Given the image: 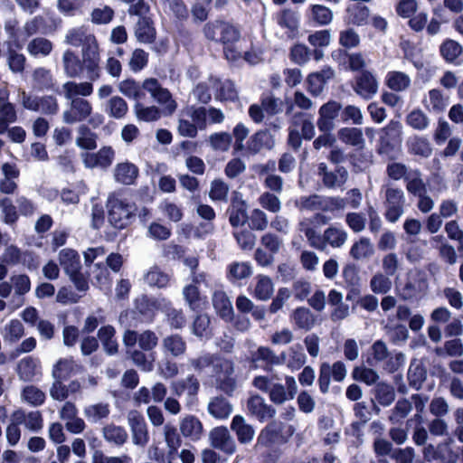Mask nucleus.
I'll return each mask as SVG.
<instances>
[{"label": "nucleus", "mask_w": 463, "mask_h": 463, "mask_svg": "<svg viewBox=\"0 0 463 463\" xmlns=\"http://www.w3.org/2000/svg\"><path fill=\"white\" fill-rule=\"evenodd\" d=\"M118 90L137 102L143 99L146 96L145 90L147 91L158 104L163 106V112L166 115L174 113L177 107L168 90L163 88L154 78L145 80L142 84L132 79L124 80L119 82Z\"/></svg>", "instance_id": "obj_1"}, {"label": "nucleus", "mask_w": 463, "mask_h": 463, "mask_svg": "<svg viewBox=\"0 0 463 463\" xmlns=\"http://www.w3.org/2000/svg\"><path fill=\"white\" fill-rule=\"evenodd\" d=\"M203 32L208 40L222 43L224 56L229 61L235 62L241 59L246 41L241 38L236 27L227 23L214 22L206 24Z\"/></svg>", "instance_id": "obj_2"}, {"label": "nucleus", "mask_w": 463, "mask_h": 463, "mask_svg": "<svg viewBox=\"0 0 463 463\" xmlns=\"http://www.w3.org/2000/svg\"><path fill=\"white\" fill-rule=\"evenodd\" d=\"M64 43L73 46H81V57L85 58V63L89 71L95 69L96 61L99 54V46L96 36L87 27L78 26L69 29L64 36Z\"/></svg>", "instance_id": "obj_3"}, {"label": "nucleus", "mask_w": 463, "mask_h": 463, "mask_svg": "<svg viewBox=\"0 0 463 463\" xmlns=\"http://www.w3.org/2000/svg\"><path fill=\"white\" fill-rule=\"evenodd\" d=\"M61 61L64 73L70 78H79L83 73H85L86 78L90 81L98 80L100 78V55L98 56L95 69H91V71H89L87 68L85 58L81 57V60H80L76 52L71 49H67L62 53Z\"/></svg>", "instance_id": "obj_4"}, {"label": "nucleus", "mask_w": 463, "mask_h": 463, "mask_svg": "<svg viewBox=\"0 0 463 463\" xmlns=\"http://www.w3.org/2000/svg\"><path fill=\"white\" fill-rule=\"evenodd\" d=\"M109 222L116 229L128 227L137 214V206L125 198L111 196L108 202Z\"/></svg>", "instance_id": "obj_5"}, {"label": "nucleus", "mask_w": 463, "mask_h": 463, "mask_svg": "<svg viewBox=\"0 0 463 463\" xmlns=\"http://www.w3.org/2000/svg\"><path fill=\"white\" fill-rule=\"evenodd\" d=\"M294 431V428L290 425H284L280 421H272L259 434L255 449H259L261 447H269L275 443L285 442L288 437L292 436Z\"/></svg>", "instance_id": "obj_6"}, {"label": "nucleus", "mask_w": 463, "mask_h": 463, "mask_svg": "<svg viewBox=\"0 0 463 463\" xmlns=\"http://www.w3.org/2000/svg\"><path fill=\"white\" fill-rule=\"evenodd\" d=\"M372 358H368L367 362L371 365H377L379 363H385V369L393 372L399 366L404 364L405 356L402 353L394 354L388 351L384 342L378 340L373 343L371 348Z\"/></svg>", "instance_id": "obj_7"}, {"label": "nucleus", "mask_w": 463, "mask_h": 463, "mask_svg": "<svg viewBox=\"0 0 463 463\" xmlns=\"http://www.w3.org/2000/svg\"><path fill=\"white\" fill-rule=\"evenodd\" d=\"M405 195L402 189L388 187L385 191V213L386 220L396 222L404 213Z\"/></svg>", "instance_id": "obj_8"}, {"label": "nucleus", "mask_w": 463, "mask_h": 463, "mask_svg": "<svg viewBox=\"0 0 463 463\" xmlns=\"http://www.w3.org/2000/svg\"><path fill=\"white\" fill-rule=\"evenodd\" d=\"M353 89L361 98L370 99L378 92L379 82L373 72L364 71L355 77Z\"/></svg>", "instance_id": "obj_9"}, {"label": "nucleus", "mask_w": 463, "mask_h": 463, "mask_svg": "<svg viewBox=\"0 0 463 463\" xmlns=\"http://www.w3.org/2000/svg\"><path fill=\"white\" fill-rule=\"evenodd\" d=\"M128 422L131 430L132 441L135 445L145 447L149 440L147 427L144 417L137 411L128 413Z\"/></svg>", "instance_id": "obj_10"}, {"label": "nucleus", "mask_w": 463, "mask_h": 463, "mask_svg": "<svg viewBox=\"0 0 463 463\" xmlns=\"http://www.w3.org/2000/svg\"><path fill=\"white\" fill-rule=\"evenodd\" d=\"M209 439L213 447L226 454L232 455L236 451L235 440L224 426L213 429L209 434Z\"/></svg>", "instance_id": "obj_11"}, {"label": "nucleus", "mask_w": 463, "mask_h": 463, "mask_svg": "<svg viewBox=\"0 0 463 463\" xmlns=\"http://www.w3.org/2000/svg\"><path fill=\"white\" fill-rule=\"evenodd\" d=\"M341 104L331 100L321 106L319 109V118L317 119V128L322 132H329L335 128L334 120L337 118Z\"/></svg>", "instance_id": "obj_12"}, {"label": "nucleus", "mask_w": 463, "mask_h": 463, "mask_svg": "<svg viewBox=\"0 0 463 463\" xmlns=\"http://www.w3.org/2000/svg\"><path fill=\"white\" fill-rule=\"evenodd\" d=\"M171 388L173 392L177 396H181L186 392V405L188 407H193L195 404L196 395L199 391V382L194 376L190 375L184 380L173 382Z\"/></svg>", "instance_id": "obj_13"}, {"label": "nucleus", "mask_w": 463, "mask_h": 463, "mask_svg": "<svg viewBox=\"0 0 463 463\" xmlns=\"http://www.w3.org/2000/svg\"><path fill=\"white\" fill-rule=\"evenodd\" d=\"M92 112L91 104L84 99L71 100V109L63 112V121L73 124L82 121L90 116Z\"/></svg>", "instance_id": "obj_14"}, {"label": "nucleus", "mask_w": 463, "mask_h": 463, "mask_svg": "<svg viewBox=\"0 0 463 463\" xmlns=\"http://www.w3.org/2000/svg\"><path fill=\"white\" fill-rule=\"evenodd\" d=\"M215 367L217 369L216 382L219 388L226 393H231L235 388L232 363L229 360H220Z\"/></svg>", "instance_id": "obj_15"}, {"label": "nucleus", "mask_w": 463, "mask_h": 463, "mask_svg": "<svg viewBox=\"0 0 463 463\" xmlns=\"http://www.w3.org/2000/svg\"><path fill=\"white\" fill-rule=\"evenodd\" d=\"M314 220H321L323 223L328 222V220L321 214H317L314 219L303 218L298 222V231L305 234L311 247L323 250L324 244L321 242V235H319L313 227Z\"/></svg>", "instance_id": "obj_16"}, {"label": "nucleus", "mask_w": 463, "mask_h": 463, "mask_svg": "<svg viewBox=\"0 0 463 463\" xmlns=\"http://www.w3.org/2000/svg\"><path fill=\"white\" fill-rule=\"evenodd\" d=\"M247 411L261 422L273 418L276 413L275 409L267 404L260 395H252L248 399Z\"/></svg>", "instance_id": "obj_17"}, {"label": "nucleus", "mask_w": 463, "mask_h": 463, "mask_svg": "<svg viewBox=\"0 0 463 463\" xmlns=\"http://www.w3.org/2000/svg\"><path fill=\"white\" fill-rule=\"evenodd\" d=\"M449 97L439 89H432L422 99L424 108L431 113H441L449 106Z\"/></svg>", "instance_id": "obj_18"}, {"label": "nucleus", "mask_w": 463, "mask_h": 463, "mask_svg": "<svg viewBox=\"0 0 463 463\" xmlns=\"http://www.w3.org/2000/svg\"><path fill=\"white\" fill-rule=\"evenodd\" d=\"M212 302L216 313L223 320L231 322L234 318L232 304L222 289H215L213 291Z\"/></svg>", "instance_id": "obj_19"}, {"label": "nucleus", "mask_w": 463, "mask_h": 463, "mask_svg": "<svg viewBox=\"0 0 463 463\" xmlns=\"http://www.w3.org/2000/svg\"><path fill=\"white\" fill-rule=\"evenodd\" d=\"M147 305L153 307L154 308H161L162 307H165V314L167 317V321L171 327L175 329H181L184 326L186 320L185 317L183 314L182 310H177L175 308L169 307V302H166L165 299L156 300V299H143Z\"/></svg>", "instance_id": "obj_20"}, {"label": "nucleus", "mask_w": 463, "mask_h": 463, "mask_svg": "<svg viewBox=\"0 0 463 463\" xmlns=\"http://www.w3.org/2000/svg\"><path fill=\"white\" fill-rule=\"evenodd\" d=\"M318 175L322 176L324 184L328 188L341 187L348 177V172L345 168L336 167L335 171L328 172L325 163L319 164Z\"/></svg>", "instance_id": "obj_21"}, {"label": "nucleus", "mask_w": 463, "mask_h": 463, "mask_svg": "<svg viewBox=\"0 0 463 463\" xmlns=\"http://www.w3.org/2000/svg\"><path fill=\"white\" fill-rule=\"evenodd\" d=\"M13 419L33 432H38L43 427V416L39 411L26 412L20 409L13 412Z\"/></svg>", "instance_id": "obj_22"}, {"label": "nucleus", "mask_w": 463, "mask_h": 463, "mask_svg": "<svg viewBox=\"0 0 463 463\" xmlns=\"http://www.w3.org/2000/svg\"><path fill=\"white\" fill-rule=\"evenodd\" d=\"M208 84L215 90L216 99L220 100L234 101L238 99V91L234 83L230 80H221L211 77Z\"/></svg>", "instance_id": "obj_23"}, {"label": "nucleus", "mask_w": 463, "mask_h": 463, "mask_svg": "<svg viewBox=\"0 0 463 463\" xmlns=\"http://www.w3.org/2000/svg\"><path fill=\"white\" fill-rule=\"evenodd\" d=\"M374 253V245L367 237L359 238L352 244L349 250L350 257L356 261L368 260Z\"/></svg>", "instance_id": "obj_24"}, {"label": "nucleus", "mask_w": 463, "mask_h": 463, "mask_svg": "<svg viewBox=\"0 0 463 463\" xmlns=\"http://www.w3.org/2000/svg\"><path fill=\"white\" fill-rule=\"evenodd\" d=\"M231 429L235 432L237 439L241 444H249L255 436L254 428L246 422L241 415H235L231 422Z\"/></svg>", "instance_id": "obj_25"}, {"label": "nucleus", "mask_w": 463, "mask_h": 463, "mask_svg": "<svg viewBox=\"0 0 463 463\" xmlns=\"http://www.w3.org/2000/svg\"><path fill=\"white\" fill-rule=\"evenodd\" d=\"M348 238L347 232L340 227L330 226L324 231L321 236V242L324 244L323 250L327 245L332 248H341L345 245Z\"/></svg>", "instance_id": "obj_26"}, {"label": "nucleus", "mask_w": 463, "mask_h": 463, "mask_svg": "<svg viewBox=\"0 0 463 463\" xmlns=\"http://www.w3.org/2000/svg\"><path fill=\"white\" fill-rule=\"evenodd\" d=\"M281 364H285L291 370H298L306 363V354L300 345H294L280 354Z\"/></svg>", "instance_id": "obj_27"}, {"label": "nucleus", "mask_w": 463, "mask_h": 463, "mask_svg": "<svg viewBox=\"0 0 463 463\" xmlns=\"http://www.w3.org/2000/svg\"><path fill=\"white\" fill-rule=\"evenodd\" d=\"M180 431L185 438L195 441L201 439L203 427L198 418L193 415H187L180 421Z\"/></svg>", "instance_id": "obj_28"}, {"label": "nucleus", "mask_w": 463, "mask_h": 463, "mask_svg": "<svg viewBox=\"0 0 463 463\" xmlns=\"http://www.w3.org/2000/svg\"><path fill=\"white\" fill-rule=\"evenodd\" d=\"M64 97L69 100L80 99V96L88 97L93 92V85L90 81H67L62 85Z\"/></svg>", "instance_id": "obj_29"}, {"label": "nucleus", "mask_w": 463, "mask_h": 463, "mask_svg": "<svg viewBox=\"0 0 463 463\" xmlns=\"http://www.w3.org/2000/svg\"><path fill=\"white\" fill-rule=\"evenodd\" d=\"M59 263L67 275L74 274L81 269L78 252L72 249L65 248L59 252Z\"/></svg>", "instance_id": "obj_30"}, {"label": "nucleus", "mask_w": 463, "mask_h": 463, "mask_svg": "<svg viewBox=\"0 0 463 463\" xmlns=\"http://www.w3.org/2000/svg\"><path fill=\"white\" fill-rule=\"evenodd\" d=\"M384 83L392 91L402 92L410 88L411 80L405 72L391 71L387 72Z\"/></svg>", "instance_id": "obj_31"}, {"label": "nucleus", "mask_w": 463, "mask_h": 463, "mask_svg": "<svg viewBox=\"0 0 463 463\" xmlns=\"http://www.w3.org/2000/svg\"><path fill=\"white\" fill-rule=\"evenodd\" d=\"M275 140L268 131H259L248 141L247 149L251 153H258L263 148L270 149L274 146Z\"/></svg>", "instance_id": "obj_32"}, {"label": "nucleus", "mask_w": 463, "mask_h": 463, "mask_svg": "<svg viewBox=\"0 0 463 463\" xmlns=\"http://www.w3.org/2000/svg\"><path fill=\"white\" fill-rule=\"evenodd\" d=\"M162 346L165 353L173 356H180L186 351V342L178 334H172L162 340Z\"/></svg>", "instance_id": "obj_33"}, {"label": "nucleus", "mask_w": 463, "mask_h": 463, "mask_svg": "<svg viewBox=\"0 0 463 463\" xmlns=\"http://www.w3.org/2000/svg\"><path fill=\"white\" fill-rule=\"evenodd\" d=\"M337 136L339 140L346 145L359 148L364 146V138L361 128H342L338 130Z\"/></svg>", "instance_id": "obj_34"}, {"label": "nucleus", "mask_w": 463, "mask_h": 463, "mask_svg": "<svg viewBox=\"0 0 463 463\" xmlns=\"http://www.w3.org/2000/svg\"><path fill=\"white\" fill-rule=\"evenodd\" d=\"M114 175L118 182L123 184H131L137 177L138 169L134 164L120 163L116 165Z\"/></svg>", "instance_id": "obj_35"}, {"label": "nucleus", "mask_w": 463, "mask_h": 463, "mask_svg": "<svg viewBox=\"0 0 463 463\" xmlns=\"http://www.w3.org/2000/svg\"><path fill=\"white\" fill-rule=\"evenodd\" d=\"M405 183L407 191L413 194L419 195L427 193L426 184L421 177V173L418 169H411L405 175Z\"/></svg>", "instance_id": "obj_36"}, {"label": "nucleus", "mask_w": 463, "mask_h": 463, "mask_svg": "<svg viewBox=\"0 0 463 463\" xmlns=\"http://www.w3.org/2000/svg\"><path fill=\"white\" fill-rule=\"evenodd\" d=\"M208 412L218 420H224L232 412V406L226 399L216 397L210 401Z\"/></svg>", "instance_id": "obj_37"}, {"label": "nucleus", "mask_w": 463, "mask_h": 463, "mask_svg": "<svg viewBox=\"0 0 463 463\" xmlns=\"http://www.w3.org/2000/svg\"><path fill=\"white\" fill-rule=\"evenodd\" d=\"M26 49L31 56L35 58L46 57L52 52L53 44L46 38L36 37L29 42Z\"/></svg>", "instance_id": "obj_38"}, {"label": "nucleus", "mask_w": 463, "mask_h": 463, "mask_svg": "<svg viewBox=\"0 0 463 463\" xmlns=\"http://www.w3.org/2000/svg\"><path fill=\"white\" fill-rule=\"evenodd\" d=\"M408 151L422 157H429L432 153L430 141L423 137L414 136L407 140Z\"/></svg>", "instance_id": "obj_39"}, {"label": "nucleus", "mask_w": 463, "mask_h": 463, "mask_svg": "<svg viewBox=\"0 0 463 463\" xmlns=\"http://www.w3.org/2000/svg\"><path fill=\"white\" fill-rule=\"evenodd\" d=\"M255 279L253 296L259 300L269 299L274 292V284L271 279L265 275H258Z\"/></svg>", "instance_id": "obj_40"}, {"label": "nucleus", "mask_w": 463, "mask_h": 463, "mask_svg": "<svg viewBox=\"0 0 463 463\" xmlns=\"http://www.w3.org/2000/svg\"><path fill=\"white\" fill-rule=\"evenodd\" d=\"M79 365L71 358L60 359L52 369V376L55 380H64L79 370Z\"/></svg>", "instance_id": "obj_41"}, {"label": "nucleus", "mask_w": 463, "mask_h": 463, "mask_svg": "<svg viewBox=\"0 0 463 463\" xmlns=\"http://www.w3.org/2000/svg\"><path fill=\"white\" fill-rule=\"evenodd\" d=\"M102 433L106 441L116 446H122L128 437V432L123 427L112 423L106 425L102 430Z\"/></svg>", "instance_id": "obj_42"}, {"label": "nucleus", "mask_w": 463, "mask_h": 463, "mask_svg": "<svg viewBox=\"0 0 463 463\" xmlns=\"http://www.w3.org/2000/svg\"><path fill=\"white\" fill-rule=\"evenodd\" d=\"M1 334L5 342L14 344L24 335V328L21 321L13 319L3 327Z\"/></svg>", "instance_id": "obj_43"}, {"label": "nucleus", "mask_w": 463, "mask_h": 463, "mask_svg": "<svg viewBox=\"0 0 463 463\" xmlns=\"http://www.w3.org/2000/svg\"><path fill=\"white\" fill-rule=\"evenodd\" d=\"M307 13L309 19L318 25H326L333 20L332 10L323 5H311Z\"/></svg>", "instance_id": "obj_44"}, {"label": "nucleus", "mask_w": 463, "mask_h": 463, "mask_svg": "<svg viewBox=\"0 0 463 463\" xmlns=\"http://www.w3.org/2000/svg\"><path fill=\"white\" fill-rule=\"evenodd\" d=\"M128 111V103L119 96H113L107 101L105 112L113 118H123Z\"/></svg>", "instance_id": "obj_45"}, {"label": "nucleus", "mask_w": 463, "mask_h": 463, "mask_svg": "<svg viewBox=\"0 0 463 463\" xmlns=\"http://www.w3.org/2000/svg\"><path fill=\"white\" fill-rule=\"evenodd\" d=\"M135 34L137 40L144 43H150L155 40L156 31L153 27L152 22L146 17L139 18Z\"/></svg>", "instance_id": "obj_46"}, {"label": "nucleus", "mask_w": 463, "mask_h": 463, "mask_svg": "<svg viewBox=\"0 0 463 463\" xmlns=\"http://www.w3.org/2000/svg\"><path fill=\"white\" fill-rule=\"evenodd\" d=\"M134 112L137 120L145 122L156 121L162 115V111L156 106H145L140 101L136 102Z\"/></svg>", "instance_id": "obj_47"}, {"label": "nucleus", "mask_w": 463, "mask_h": 463, "mask_svg": "<svg viewBox=\"0 0 463 463\" xmlns=\"http://www.w3.org/2000/svg\"><path fill=\"white\" fill-rule=\"evenodd\" d=\"M441 56L448 62H456L463 53V47L459 43L452 39L445 40L439 47Z\"/></svg>", "instance_id": "obj_48"}, {"label": "nucleus", "mask_w": 463, "mask_h": 463, "mask_svg": "<svg viewBox=\"0 0 463 463\" xmlns=\"http://www.w3.org/2000/svg\"><path fill=\"white\" fill-rule=\"evenodd\" d=\"M392 287L391 276L382 271H377L370 279V288L375 294H386Z\"/></svg>", "instance_id": "obj_49"}, {"label": "nucleus", "mask_w": 463, "mask_h": 463, "mask_svg": "<svg viewBox=\"0 0 463 463\" xmlns=\"http://www.w3.org/2000/svg\"><path fill=\"white\" fill-rule=\"evenodd\" d=\"M291 319L298 328L305 330L311 329L316 322L315 316L306 307L297 308L293 312Z\"/></svg>", "instance_id": "obj_50"}, {"label": "nucleus", "mask_w": 463, "mask_h": 463, "mask_svg": "<svg viewBox=\"0 0 463 463\" xmlns=\"http://www.w3.org/2000/svg\"><path fill=\"white\" fill-rule=\"evenodd\" d=\"M183 295L189 307L195 311L203 307L205 301L201 297L197 286L189 284L183 289Z\"/></svg>", "instance_id": "obj_51"}, {"label": "nucleus", "mask_w": 463, "mask_h": 463, "mask_svg": "<svg viewBox=\"0 0 463 463\" xmlns=\"http://www.w3.org/2000/svg\"><path fill=\"white\" fill-rule=\"evenodd\" d=\"M38 360L27 356L20 360L17 365V372L21 379L24 381H31L37 373Z\"/></svg>", "instance_id": "obj_52"}, {"label": "nucleus", "mask_w": 463, "mask_h": 463, "mask_svg": "<svg viewBox=\"0 0 463 463\" xmlns=\"http://www.w3.org/2000/svg\"><path fill=\"white\" fill-rule=\"evenodd\" d=\"M247 219V206L244 202H237L236 196L230 209V222L232 226H241L246 222Z\"/></svg>", "instance_id": "obj_53"}, {"label": "nucleus", "mask_w": 463, "mask_h": 463, "mask_svg": "<svg viewBox=\"0 0 463 463\" xmlns=\"http://www.w3.org/2000/svg\"><path fill=\"white\" fill-rule=\"evenodd\" d=\"M323 196L312 194L308 196H300L295 201V206L301 212L303 211H321Z\"/></svg>", "instance_id": "obj_54"}, {"label": "nucleus", "mask_w": 463, "mask_h": 463, "mask_svg": "<svg viewBox=\"0 0 463 463\" xmlns=\"http://www.w3.org/2000/svg\"><path fill=\"white\" fill-rule=\"evenodd\" d=\"M406 123L416 130H425L430 125V119L421 109H415L406 116Z\"/></svg>", "instance_id": "obj_55"}, {"label": "nucleus", "mask_w": 463, "mask_h": 463, "mask_svg": "<svg viewBox=\"0 0 463 463\" xmlns=\"http://www.w3.org/2000/svg\"><path fill=\"white\" fill-rule=\"evenodd\" d=\"M109 406L107 403L91 404L85 408L84 415L88 420L91 422H98L105 419L109 414Z\"/></svg>", "instance_id": "obj_56"}, {"label": "nucleus", "mask_w": 463, "mask_h": 463, "mask_svg": "<svg viewBox=\"0 0 463 463\" xmlns=\"http://www.w3.org/2000/svg\"><path fill=\"white\" fill-rule=\"evenodd\" d=\"M145 281L153 287L164 288L169 282V276L161 271L157 267L151 268L144 277Z\"/></svg>", "instance_id": "obj_57"}, {"label": "nucleus", "mask_w": 463, "mask_h": 463, "mask_svg": "<svg viewBox=\"0 0 463 463\" xmlns=\"http://www.w3.org/2000/svg\"><path fill=\"white\" fill-rule=\"evenodd\" d=\"M192 332L199 338H209L212 335L210 317L207 315L197 316L193 323Z\"/></svg>", "instance_id": "obj_58"}, {"label": "nucleus", "mask_w": 463, "mask_h": 463, "mask_svg": "<svg viewBox=\"0 0 463 463\" xmlns=\"http://www.w3.org/2000/svg\"><path fill=\"white\" fill-rule=\"evenodd\" d=\"M79 136L76 138V144L84 149L91 150L96 148V135L92 133L86 126H80L78 129Z\"/></svg>", "instance_id": "obj_59"}, {"label": "nucleus", "mask_w": 463, "mask_h": 463, "mask_svg": "<svg viewBox=\"0 0 463 463\" xmlns=\"http://www.w3.org/2000/svg\"><path fill=\"white\" fill-rule=\"evenodd\" d=\"M183 116L191 118L199 129H204L207 127L208 121L205 107L188 108L183 111Z\"/></svg>", "instance_id": "obj_60"}, {"label": "nucleus", "mask_w": 463, "mask_h": 463, "mask_svg": "<svg viewBox=\"0 0 463 463\" xmlns=\"http://www.w3.org/2000/svg\"><path fill=\"white\" fill-rule=\"evenodd\" d=\"M232 137L227 132H217L209 137V142L213 149L226 152L229 150Z\"/></svg>", "instance_id": "obj_61"}, {"label": "nucleus", "mask_w": 463, "mask_h": 463, "mask_svg": "<svg viewBox=\"0 0 463 463\" xmlns=\"http://www.w3.org/2000/svg\"><path fill=\"white\" fill-rule=\"evenodd\" d=\"M172 232L167 226L153 222L147 226L146 237L155 241H166L170 238Z\"/></svg>", "instance_id": "obj_62"}, {"label": "nucleus", "mask_w": 463, "mask_h": 463, "mask_svg": "<svg viewBox=\"0 0 463 463\" xmlns=\"http://www.w3.org/2000/svg\"><path fill=\"white\" fill-rule=\"evenodd\" d=\"M347 13L350 22L356 25H362L366 23L370 14L368 7L360 5L348 6Z\"/></svg>", "instance_id": "obj_63"}, {"label": "nucleus", "mask_w": 463, "mask_h": 463, "mask_svg": "<svg viewBox=\"0 0 463 463\" xmlns=\"http://www.w3.org/2000/svg\"><path fill=\"white\" fill-rule=\"evenodd\" d=\"M10 281L17 296H24L31 290V279L26 274L13 275Z\"/></svg>", "instance_id": "obj_64"}]
</instances>
